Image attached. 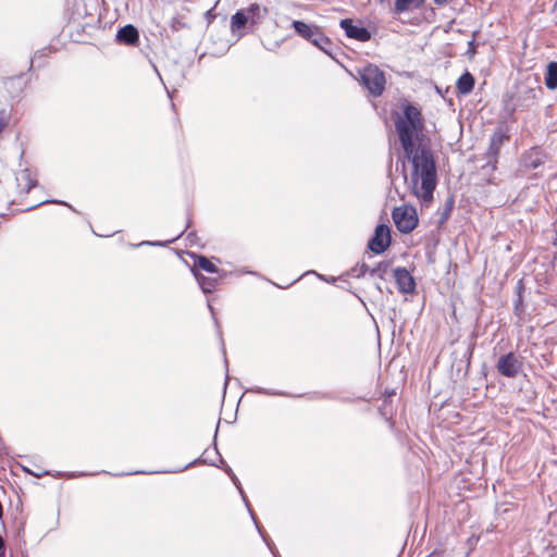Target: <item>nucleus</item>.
Masks as SVG:
<instances>
[{
  "label": "nucleus",
  "instance_id": "21",
  "mask_svg": "<svg viewBox=\"0 0 557 557\" xmlns=\"http://www.w3.org/2000/svg\"><path fill=\"white\" fill-rule=\"evenodd\" d=\"M388 269H389V262L382 261V262H379L374 268H372V269L369 268V273L371 276H377L379 278L384 280Z\"/></svg>",
  "mask_w": 557,
  "mask_h": 557
},
{
  "label": "nucleus",
  "instance_id": "35",
  "mask_svg": "<svg viewBox=\"0 0 557 557\" xmlns=\"http://www.w3.org/2000/svg\"><path fill=\"white\" fill-rule=\"evenodd\" d=\"M449 210H450V207H449V208H447V210H445V216H444V218H446V216L448 215Z\"/></svg>",
  "mask_w": 557,
  "mask_h": 557
},
{
  "label": "nucleus",
  "instance_id": "16",
  "mask_svg": "<svg viewBox=\"0 0 557 557\" xmlns=\"http://www.w3.org/2000/svg\"><path fill=\"white\" fill-rule=\"evenodd\" d=\"M457 89L461 95H468L472 91L474 87V77L473 75L466 71L457 81Z\"/></svg>",
  "mask_w": 557,
  "mask_h": 557
},
{
  "label": "nucleus",
  "instance_id": "11",
  "mask_svg": "<svg viewBox=\"0 0 557 557\" xmlns=\"http://www.w3.org/2000/svg\"><path fill=\"white\" fill-rule=\"evenodd\" d=\"M115 39L119 44L137 46L139 41L138 29L134 25L127 24L117 30Z\"/></svg>",
  "mask_w": 557,
  "mask_h": 557
},
{
  "label": "nucleus",
  "instance_id": "9",
  "mask_svg": "<svg viewBox=\"0 0 557 557\" xmlns=\"http://www.w3.org/2000/svg\"><path fill=\"white\" fill-rule=\"evenodd\" d=\"M341 28L345 30L348 38L359 41H368L371 38V33L363 26L354 25L350 18H344L339 22Z\"/></svg>",
  "mask_w": 557,
  "mask_h": 557
},
{
  "label": "nucleus",
  "instance_id": "19",
  "mask_svg": "<svg viewBox=\"0 0 557 557\" xmlns=\"http://www.w3.org/2000/svg\"><path fill=\"white\" fill-rule=\"evenodd\" d=\"M194 274L196 276V280H197L200 288L202 289V292L205 294L211 293L215 288V285L218 283L216 278L207 277L203 274H200L196 271H194Z\"/></svg>",
  "mask_w": 557,
  "mask_h": 557
},
{
  "label": "nucleus",
  "instance_id": "41",
  "mask_svg": "<svg viewBox=\"0 0 557 557\" xmlns=\"http://www.w3.org/2000/svg\"><path fill=\"white\" fill-rule=\"evenodd\" d=\"M381 3L384 2L385 0H379Z\"/></svg>",
  "mask_w": 557,
  "mask_h": 557
},
{
  "label": "nucleus",
  "instance_id": "10",
  "mask_svg": "<svg viewBox=\"0 0 557 557\" xmlns=\"http://www.w3.org/2000/svg\"><path fill=\"white\" fill-rule=\"evenodd\" d=\"M245 11L248 16L249 32L251 33L258 28L268 15V9L261 8L257 3L250 4Z\"/></svg>",
  "mask_w": 557,
  "mask_h": 557
},
{
  "label": "nucleus",
  "instance_id": "20",
  "mask_svg": "<svg viewBox=\"0 0 557 557\" xmlns=\"http://www.w3.org/2000/svg\"><path fill=\"white\" fill-rule=\"evenodd\" d=\"M195 268L201 269L208 273H216L219 269L207 257L198 256L195 261Z\"/></svg>",
  "mask_w": 557,
  "mask_h": 557
},
{
  "label": "nucleus",
  "instance_id": "34",
  "mask_svg": "<svg viewBox=\"0 0 557 557\" xmlns=\"http://www.w3.org/2000/svg\"><path fill=\"white\" fill-rule=\"evenodd\" d=\"M375 288H376L379 292H382V288H381L380 284H375Z\"/></svg>",
  "mask_w": 557,
  "mask_h": 557
},
{
  "label": "nucleus",
  "instance_id": "36",
  "mask_svg": "<svg viewBox=\"0 0 557 557\" xmlns=\"http://www.w3.org/2000/svg\"><path fill=\"white\" fill-rule=\"evenodd\" d=\"M5 556V550H0V557H4Z\"/></svg>",
  "mask_w": 557,
  "mask_h": 557
},
{
  "label": "nucleus",
  "instance_id": "37",
  "mask_svg": "<svg viewBox=\"0 0 557 557\" xmlns=\"http://www.w3.org/2000/svg\"><path fill=\"white\" fill-rule=\"evenodd\" d=\"M181 235H183V232H180V234H177V235L175 236V239H178V238L181 237Z\"/></svg>",
  "mask_w": 557,
  "mask_h": 557
},
{
  "label": "nucleus",
  "instance_id": "1",
  "mask_svg": "<svg viewBox=\"0 0 557 557\" xmlns=\"http://www.w3.org/2000/svg\"><path fill=\"white\" fill-rule=\"evenodd\" d=\"M395 128L405 157L412 164L411 183L418 188L421 180L422 198L431 200L436 187V164L433 153L419 134L423 129L421 111L410 102L403 104V113L395 119Z\"/></svg>",
  "mask_w": 557,
  "mask_h": 557
},
{
  "label": "nucleus",
  "instance_id": "40",
  "mask_svg": "<svg viewBox=\"0 0 557 557\" xmlns=\"http://www.w3.org/2000/svg\"><path fill=\"white\" fill-rule=\"evenodd\" d=\"M181 235H183V232H180V234H177V235L175 236V239H178V238L181 237Z\"/></svg>",
  "mask_w": 557,
  "mask_h": 557
},
{
  "label": "nucleus",
  "instance_id": "32",
  "mask_svg": "<svg viewBox=\"0 0 557 557\" xmlns=\"http://www.w3.org/2000/svg\"><path fill=\"white\" fill-rule=\"evenodd\" d=\"M0 550H5L4 540L1 535H0Z\"/></svg>",
  "mask_w": 557,
  "mask_h": 557
},
{
  "label": "nucleus",
  "instance_id": "33",
  "mask_svg": "<svg viewBox=\"0 0 557 557\" xmlns=\"http://www.w3.org/2000/svg\"><path fill=\"white\" fill-rule=\"evenodd\" d=\"M140 245H153V246H157V245H161L160 243H152V242H143Z\"/></svg>",
  "mask_w": 557,
  "mask_h": 557
},
{
  "label": "nucleus",
  "instance_id": "23",
  "mask_svg": "<svg viewBox=\"0 0 557 557\" xmlns=\"http://www.w3.org/2000/svg\"><path fill=\"white\" fill-rule=\"evenodd\" d=\"M227 473L231 475L232 481L234 482V484H235V485L237 486V488L239 490V493L242 494L244 502L246 503V505H247V506H249L248 500H247V497H246V495H245V493H244L243 488L240 487V483H239V481H238L237 476L232 472V470H231V469H228V470H227Z\"/></svg>",
  "mask_w": 557,
  "mask_h": 557
},
{
  "label": "nucleus",
  "instance_id": "12",
  "mask_svg": "<svg viewBox=\"0 0 557 557\" xmlns=\"http://www.w3.org/2000/svg\"><path fill=\"white\" fill-rule=\"evenodd\" d=\"M245 27H247L249 29L248 16H247L245 10H238L231 17V30L233 34L238 33L239 36H243L244 32H242V30Z\"/></svg>",
  "mask_w": 557,
  "mask_h": 557
},
{
  "label": "nucleus",
  "instance_id": "17",
  "mask_svg": "<svg viewBox=\"0 0 557 557\" xmlns=\"http://www.w3.org/2000/svg\"><path fill=\"white\" fill-rule=\"evenodd\" d=\"M545 86L549 90H555L557 88V62L556 61H550L546 66Z\"/></svg>",
  "mask_w": 557,
  "mask_h": 557
},
{
  "label": "nucleus",
  "instance_id": "7",
  "mask_svg": "<svg viewBox=\"0 0 557 557\" xmlns=\"http://www.w3.org/2000/svg\"><path fill=\"white\" fill-rule=\"evenodd\" d=\"M546 153L540 148L533 147L521 156L520 166L525 170H536L546 162Z\"/></svg>",
  "mask_w": 557,
  "mask_h": 557
},
{
  "label": "nucleus",
  "instance_id": "2",
  "mask_svg": "<svg viewBox=\"0 0 557 557\" xmlns=\"http://www.w3.org/2000/svg\"><path fill=\"white\" fill-rule=\"evenodd\" d=\"M543 95V88L534 81L521 82L516 86V91L505 101V110L513 114L518 110L529 109L535 104Z\"/></svg>",
  "mask_w": 557,
  "mask_h": 557
},
{
  "label": "nucleus",
  "instance_id": "3",
  "mask_svg": "<svg viewBox=\"0 0 557 557\" xmlns=\"http://www.w3.org/2000/svg\"><path fill=\"white\" fill-rule=\"evenodd\" d=\"M360 79L362 85L369 90L373 97L382 95L385 88V75L375 65H368L360 72Z\"/></svg>",
  "mask_w": 557,
  "mask_h": 557
},
{
  "label": "nucleus",
  "instance_id": "24",
  "mask_svg": "<svg viewBox=\"0 0 557 557\" xmlns=\"http://www.w3.org/2000/svg\"><path fill=\"white\" fill-rule=\"evenodd\" d=\"M9 123V115L5 110L0 111V133L7 127Z\"/></svg>",
  "mask_w": 557,
  "mask_h": 557
},
{
  "label": "nucleus",
  "instance_id": "39",
  "mask_svg": "<svg viewBox=\"0 0 557 557\" xmlns=\"http://www.w3.org/2000/svg\"><path fill=\"white\" fill-rule=\"evenodd\" d=\"M181 235H183V232H180V234H177V235L175 236V239H178V238L181 237Z\"/></svg>",
  "mask_w": 557,
  "mask_h": 557
},
{
  "label": "nucleus",
  "instance_id": "27",
  "mask_svg": "<svg viewBox=\"0 0 557 557\" xmlns=\"http://www.w3.org/2000/svg\"><path fill=\"white\" fill-rule=\"evenodd\" d=\"M47 202H52V203H59V205H63V206H66L69 207L71 210H74L73 207L69 203H66L65 201H60V200H47ZM42 203H46V201H44Z\"/></svg>",
  "mask_w": 557,
  "mask_h": 557
},
{
  "label": "nucleus",
  "instance_id": "25",
  "mask_svg": "<svg viewBox=\"0 0 557 557\" xmlns=\"http://www.w3.org/2000/svg\"><path fill=\"white\" fill-rule=\"evenodd\" d=\"M250 391L253 392V393H257V394H264V395H284L283 393L272 392V391H269V389L263 388V387H256V388H252Z\"/></svg>",
  "mask_w": 557,
  "mask_h": 557
},
{
  "label": "nucleus",
  "instance_id": "22",
  "mask_svg": "<svg viewBox=\"0 0 557 557\" xmlns=\"http://www.w3.org/2000/svg\"><path fill=\"white\" fill-rule=\"evenodd\" d=\"M350 272L355 277L364 276L369 272V265L367 263L357 264Z\"/></svg>",
  "mask_w": 557,
  "mask_h": 557
},
{
  "label": "nucleus",
  "instance_id": "14",
  "mask_svg": "<svg viewBox=\"0 0 557 557\" xmlns=\"http://www.w3.org/2000/svg\"><path fill=\"white\" fill-rule=\"evenodd\" d=\"M508 138L509 137L506 135L503 128H497L491 136L488 154L492 157H496L499 153L502 146L506 140H508Z\"/></svg>",
  "mask_w": 557,
  "mask_h": 557
},
{
  "label": "nucleus",
  "instance_id": "29",
  "mask_svg": "<svg viewBox=\"0 0 557 557\" xmlns=\"http://www.w3.org/2000/svg\"><path fill=\"white\" fill-rule=\"evenodd\" d=\"M24 471H26V472L30 473V471H29L28 469H26V468H24ZM32 474H33L34 476H36V478H40V476H41V475H44V474H50V472H49V471H45V472H42V473H33V472H32Z\"/></svg>",
  "mask_w": 557,
  "mask_h": 557
},
{
  "label": "nucleus",
  "instance_id": "13",
  "mask_svg": "<svg viewBox=\"0 0 557 557\" xmlns=\"http://www.w3.org/2000/svg\"><path fill=\"white\" fill-rule=\"evenodd\" d=\"M292 25L297 35L310 42H312V38H314L315 34L320 29L318 26L309 25L301 21H294Z\"/></svg>",
  "mask_w": 557,
  "mask_h": 557
},
{
  "label": "nucleus",
  "instance_id": "30",
  "mask_svg": "<svg viewBox=\"0 0 557 557\" xmlns=\"http://www.w3.org/2000/svg\"><path fill=\"white\" fill-rule=\"evenodd\" d=\"M198 462V460H195L193 462H190L189 465L185 466L184 468L180 469V470H175L174 472H181V471H184L185 469H188V467L193 466L194 463Z\"/></svg>",
  "mask_w": 557,
  "mask_h": 557
},
{
  "label": "nucleus",
  "instance_id": "18",
  "mask_svg": "<svg viewBox=\"0 0 557 557\" xmlns=\"http://www.w3.org/2000/svg\"><path fill=\"white\" fill-rule=\"evenodd\" d=\"M425 0H396L394 11L396 14H401L404 12H407L410 7H413L414 9L420 8Z\"/></svg>",
  "mask_w": 557,
  "mask_h": 557
},
{
  "label": "nucleus",
  "instance_id": "28",
  "mask_svg": "<svg viewBox=\"0 0 557 557\" xmlns=\"http://www.w3.org/2000/svg\"><path fill=\"white\" fill-rule=\"evenodd\" d=\"M247 507H248V510H249V512H250V515H251V518L253 519V521H255V523H256V525H257L258 531L260 532V535H263V532H261V529H260V527L258 525V523H257V521H256V517H255V515H253L252 510L250 509V507H249V506H247Z\"/></svg>",
  "mask_w": 557,
  "mask_h": 557
},
{
  "label": "nucleus",
  "instance_id": "15",
  "mask_svg": "<svg viewBox=\"0 0 557 557\" xmlns=\"http://www.w3.org/2000/svg\"><path fill=\"white\" fill-rule=\"evenodd\" d=\"M312 45H314L317 48L325 52L327 55H332L334 45L330 40L329 37H326L321 29L318 30L314 38H312Z\"/></svg>",
  "mask_w": 557,
  "mask_h": 557
},
{
  "label": "nucleus",
  "instance_id": "6",
  "mask_svg": "<svg viewBox=\"0 0 557 557\" xmlns=\"http://www.w3.org/2000/svg\"><path fill=\"white\" fill-rule=\"evenodd\" d=\"M391 245V230L386 224H379L368 243V248L376 255L383 253Z\"/></svg>",
  "mask_w": 557,
  "mask_h": 557
},
{
  "label": "nucleus",
  "instance_id": "26",
  "mask_svg": "<svg viewBox=\"0 0 557 557\" xmlns=\"http://www.w3.org/2000/svg\"><path fill=\"white\" fill-rule=\"evenodd\" d=\"M475 49H476L475 41H474V39H472L468 42V53L473 55L476 52Z\"/></svg>",
  "mask_w": 557,
  "mask_h": 557
},
{
  "label": "nucleus",
  "instance_id": "8",
  "mask_svg": "<svg viewBox=\"0 0 557 557\" xmlns=\"http://www.w3.org/2000/svg\"><path fill=\"white\" fill-rule=\"evenodd\" d=\"M393 272L400 293L413 294L416 292V281L406 268L398 267Z\"/></svg>",
  "mask_w": 557,
  "mask_h": 557
},
{
  "label": "nucleus",
  "instance_id": "5",
  "mask_svg": "<svg viewBox=\"0 0 557 557\" xmlns=\"http://www.w3.org/2000/svg\"><path fill=\"white\" fill-rule=\"evenodd\" d=\"M496 369L502 376L515 379L523 369V357L513 351L504 354L498 358Z\"/></svg>",
  "mask_w": 557,
  "mask_h": 557
},
{
  "label": "nucleus",
  "instance_id": "31",
  "mask_svg": "<svg viewBox=\"0 0 557 557\" xmlns=\"http://www.w3.org/2000/svg\"><path fill=\"white\" fill-rule=\"evenodd\" d=\"M447 1H448V0H434V3H435L436 5H440V7H441V5H444L445 3H447Z\"/></svg>",
  "mask_w": 557,
  "mask_h": 557
},
{
  "label": "nucleus",
  "instance_id": "38",
  "mask_svg": "<svg viewBox=\"0 0 557 557\" xmlns=\"http://www.w3.org/2000/svg\"><path fill=\"white\" fill-rule=\"evenodd\" d=\"M181 235H183V232H180V234H177V235L175 236V239H178V238L181 237Z\"/></svg>",
  "mask_w": 557,
  "mask_h": 557
},
{
  "label": "nucleus",
  "instance_id": "4",
  "mask_svg": "<svg viewBox=\"0 0 557 557\" xmlns=\"http://www.w3.org/2000/svg\"><path fill=\"white\" fill-rule=\"evenodd\" d=\"M393 221L396 228L403 234H409L418 225V215L413 207H397L392 212Z\"/></svg>",
  "mask_w": 557,
  "mask_h": 557
}]
</instances>
